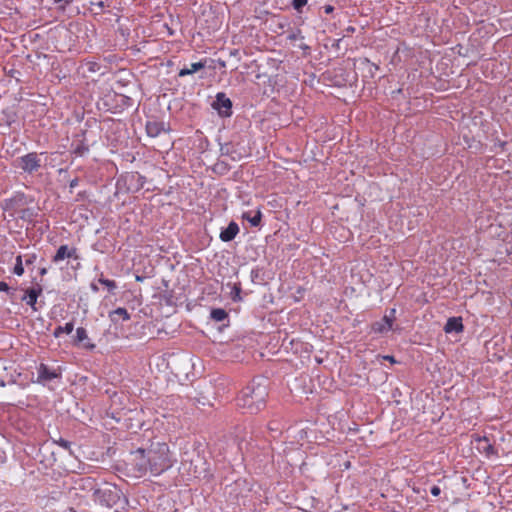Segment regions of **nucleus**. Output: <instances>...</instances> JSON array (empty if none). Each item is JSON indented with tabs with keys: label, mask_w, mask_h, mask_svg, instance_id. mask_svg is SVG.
Instances as JSON below:
<instances>
[{
	"label": "nucleus",
	"mask_w": 512,
	"mask_h": 512,
	"mask_svg": "<svg viewBox=\"0 0 512 512\" xmlns=\"http://www.w3.org/2000/svg\"><path fill=\"white\" fill-rule=\"evenodd\" d=\"M37 216V213L33 208H23L19 211L18 217L23 220L27 221L29 223L34 221V218Z\"/></svg>",
	"instance_id": "27"
},
{
	"label": "nucleus",
	"mask_w": 512,
	"mask_h": 512,
	"mask_svg": "<svg viewBox=\"0 0 512 512\" xmlns=\"http://www.w3.org/2000/svg\"><path fill=\"white\" fill-rule=\"evenodd\" d=\"M242 218L248 221L252 227H258L261 224L262 212L259 209L255 212L246 211L242 214Z\"/></svg>",
	"instance_id": "19"
},
{
	"label": "nucleus",
	"mask_w": 512,
	"mask_h": 512,
	"mask_svg": "<svg viewBox=\"0 0 512 512\" xmlns=\"http://www.w3.org/2000/svg\"><path fill=\"white\" fill-rule=\"evenodd\" d=\"M23 257L25 258L24 263L27 267L33 265L37 260V255L35 253L25 254Z\"/></svg>",
	"instance_id": "37"
},
{
	"label": "nucleus",
	"mask_w": 512,
	"mask_h": 512,
	"mask_svg": "<svg viewBox=\"0 0 512 512\" xmlns=\"http://www.w3.org/2000/svg\"><path fill=\"white\" fill-rule=\"evenodd\" d=\"M47 272H48V270L45 267H42V268L39 269V274L41 276H45L47 274Z\"/></svg>",
	"instance_id": "49"
},
{
	"label": "nucleus",
	"mask_w": 512,
	"mask_h": 512,
	"mask_svg": "<svg viewBox=\"0 0 512 512\" xmlns=\"http://www.w3.org/2000/svg\"><path fill=\"white\" fill-rule=\"evenodd\" d=\"M383 359L386 361H389L392 364L396 363V360H395L394 356H392V355H384Z\"/></svg>",
	"instance_id": "44"
},
{
	"label": "nucleus",
	"mask_w": 512,
	"mask_h": 512,
	"mask_svg": "<svg viewBox=\"0 0 512 512\" xmlns=\"http://www.w3.org/2000/svg\"><path fill=\"white\" fill-rule=\"evenodd\" d=\"M79 184V179L76 177L74 179H72L70 182H69V188H70V191H72L74 188H76Z\"/></svg>",
	"instance_id": "41"
},
{
	"label": "nucleus",
	"mask_w": 512,
	"mask_h": 512,
	"mask_svg": "<svg viewBox=\"0 0 512 512\" xmlns=\"http://www.w3.org/2000/svg\"><path fill=\"white\" fill-rule=\"evenodd\" d=\"M430 492L434 497H438L441 494V489L439 486L434 485L431 487Z\"/></svg>",
	"instance_id": "40"
},
{
	"label": "nucleus",
	"mask_w": 512,
	"mask_h": 512,
	"mask_svg": "<svg viewBox=\"0 0 512 512\" xmlns=\"http://www.w3.org/2000/svg\"><path fill=\"white\" fill-rule=\"evenodd\" d=\"M91 6H96L100 10H103L105 7V3L103 1L91 2Z\"/></svg>",
	"instance_id": "42"
},
{
	"label": "nucleus",
	"mask_w": 512,
	"mask_h": 512,
	"mask_svg": "<svg viewBox=\"0 0 512 512\" xmlns=\"http://www.w3.org/2000/svg\"><path fill=\"white\" fill-rule=\"evenodd\" d=\"M26 203V195L24 192L17 191L10 198L4 199L0 206L4 211L10 212V216H14L18 207Z\"/></svg>",
	"instance_id": "8"
},
{
	"label": "nucleus",
	"mask_w": 512,
	"mask_h": 512,
	"mask_svg": "<svg viewBox=\"0 0 512 512\" xmlns=\"http://www.w3.org/2000/svg\"><path fill=\"white\" fill-rule=\"evenodd\" d=\"M269 379L264 376L254 377L236 398L237 406L250 414H256L266 406Z\"/></svg>",
	"instance_id": "2"
},
{
	"label": "nucleus",
	"mask_w": 512,
	"mask_h": 512,
	"mask_svg": "<svg viewBox=\"0 0 512 512\" xmlns=\"http://www.w3.org/2000/svg\"><path fill=\"white\" fill-rule=\"evenodd\" d=\"M127 178L132 186L129 187L128 190L138 191L142 189L146 183V177L139 172L131 173Z\"/></svg>",
	"instance_id": "18"
},
{
	"label": "nucleus",
	"mask_w": 512,
	"mask_h": 512,
	"mask_svg": "<svg viewBox=\"0 0 512 512\" xmlns=\"http://www.w3.org/2000/svg\"><path fill=\"white\" fill-rule=\"evenodd\" d=\"M251 490L252 486L246 479L238 478L233 483L226 485L224 494L230 504L245 506Z\"/></svg>",
	"instance_id": "3"
},
{
	"label": "nucleus",
	"mask_w": 512,
	"mask_h": 512,
	"mask_svg": "<svg viewBox=\"0 0 512 512\" xmlns=\"http://www.w3.org/2000/svg\"><path fill=\"white\" fill-rule=\"evenodd\" d=\"M396 92L397 94H400L402 92V89H398Z\"/></svg>",
	"instance_id": "52"
},
{
	"label": "nucleus",
	"mask_w": 512,
	"mask_h": 512,
	"mask_svg": "<svg viewBox=\"0 0 512 512\" xmlns=\"http://www.w3.org/2000/svg\"><path fill=\"white\" fill-rule=\"evenodd\" d=\"M0 292L10 293L11 295L13 294L9 285L4 281H0Z\"/></svg>",
	"instance_id": "39"
},
{
	"label": "nucleus",
	"mask_w": 512,
	"mask_h": 512,
	"mask_svg": "<svg viewBox=\"0 0 512 512\" xmlns=\"http://www.w3.org/2000/svg\"><path fill=\"white\" fill-rule=\"evenodd\" d=\"M146 133L151 138L158 137L162 132H166L169 129L166 128V125L162 121H147L145 125Z\"/></svg>",
	"instance_id": "14"
},
{
	"label": "nucleus",
	"mask_w": 512,
	"mask_h": 512,
	"mask_svg": "<svg viewBox=\"0 0 512 512\" xmlns=\"http://www.w3.org/2000/svg\"><path fill=\"white\" fill-rule=\"evenodd\" d=\"M66 258L79 259V255L77 254V249L75 247L69 248L68 245H61L55 255L52 257V262L59 263Z\"/></svg>",
	"instance_id": "11"
},
{
	"label": "nucleus",
	"mask_w": 512,
	"mask_h": 512,
	"mask_svg": "<svg viewBox=\"0 0 512 512\" xmlns=\"http://www.w3.org/2000/svg\"><path fill=\"white\" fill-rule=\"evenodd\" d=\"M307 3L308 0H292L291 6L297 13L302 14L303 9L307 5Z\"/></svg>",
	"instance_id": "33"
},
{
	"label": "nucleus",
	"mask_w": 512,
	"mask_h": 512,
	"mask_svg": "<svg viewBox=\"0 0 512 512\" xmlns=\"http://www.w3.org/2000/svg\"><path fill=\"white\" fill-rule=\"evenodd\" d=\"M53 442L60 446L61 448H63L64 450L68 451L69 455H74V451L72 450V442L61 437L57 440H53Z\"/></svg>",
	"instance_id": "31"
},
{
	"label": "nucleus",
	"mask_w": 512,
	"mask_h": 512,
	"mask_svg": "<svg viewBox=\"0 0 512 512\" xmlns=\"http://www.w3.org/2000/svg\"><path fill=\"white\" fill-rule=\"evenodd\" d=\"M74 330V323L67 322L64 326H57L53 332L55 338H59L62 334H70Z\"/></svg>",
	"instance_id": "28"
},
{
	"label": "nucleus",
	"mask_w": 512,
	"mask_h": 512,
	"mask_svg": "<svg viewBox=\"0 0 512 512\" xmlns=\"http://www.w3.org/2000/svg\"><path fill=\"white\" fill-rule=\"evenodd\" d=\"M355 30H356V29H355V27H354V26L349 25V26H347V27L345 28V30H344V31H345L346 35H351V34H353V33L355 32Z\"/></svg>",
	"instance_id": "43"
},
{
	"label": "nucleus",
	"mask_w": 512,
	"mask_h": 512,
	"mask_svg": "<svg viewBox=\"0 0 512 512\" xmlns=\"http://www.w3.org/2000/svg\"><path fill=\"white\" fill-rule=\"evenodd\" d=\"M122 496V491L115 485L97 488L93 491V501L108 508L117 505Z\"/></svg>",
	"instance_id": "4"
},
{
	"label": "nucleus",
	"mask_w": 512,
	"mask_h": 512,
	"mask_svg": "<svg viewBox=\"0 0 512 512\" xmlns=\"http://www.w3.org/2000/svg\"><path fill=\"white\" fill-rule=\"evenodd\" d=\"M86 66L87 70L92 73L98 72L101 68V65L96 61H88Z\"/></svg>",
	"instance_id": "36"
},
{
	"label": "nucleus",
	"mask_w": 512,
	"mask_h": 512,
	"mask_svg": "<svg viewBox=\"0 0 512 512\" xmlns=\"http://www.w3.org/2000/svg\"><path fill=\"white\" fill-rule=\"evenodd\" d=\"M391 330H393V326H391L389 323H386L384 318H382L380 321L372 323L371 325V332L375 334H386Z\"/></svg>",
	"instance_id": "22"
},
{
	"label": "nucleus",
	"mask_w": 512,
	"mask_h": 512,
	"mask_svg": "<svg viewBox=\"0 0 512 512\" xmlns=\"http://www.w3.org/2000/svg\"><path fill=\"white\" fill-rule=\"evenodd\" d=\"M323 9L326 14H330L334 11V7L332 5H325Z\"/></svg>",
	"instance_id": "45"
},
{
	"label": "nucleus",
	"mask_w": 512,
	"mask_h": 512,
	"mask_svg": "<svg viewBox=\"0 0 512 512\" xmlns=\"http://www.w3.org/2000/svg\"><path fill=\"white\" fill-rule=\"evenodd\" d=\"M206 67V59L201 60L199 62L192 63L190 68H182L180 69L178 76L179 77H185L188 75H191L193 73L198 72L201 69H204Z\"/></svg>",
	"instance_id": "20"
},
{
	"label": "nucleus",
	"mask_w": 512,
	"mask_h": 512,
	"mask_svg": "<svg viewBox=\"0 0 512 512\" xmlns=\"http://www.w3.org/2000/svg\"><path fill=\"white\" fill-rule=\"evenodd\" d=\"M239 231V225L235 221H231L226 228L221 229L219 238L222 242H230L235 239Z\"/></svg>",
	"instance_id": "15"
},
{
	"label": "nucleus",
	"mask_w": 512,
	"mask_h": 512,
	"mask_svg": "<svg viewBox=\"0 0 512 512\" xmlns=\"http://www.w3.org/2000/svg\"><path fill=\"white\" fill-rule=\"evenodd\" d=\"M464 330V325L461 317H450L445 323L444 331L447 334L460 333Z\"/></svg>",
	"instance_id": "17"
},
{
	"label": "nucleus",
	"mask_w": 512,
	"mask_h": 512,
	"mask_svg": "<svg viewBox=\"0 0 512 512\" xmlns=\"http://www.w3.org/2000/svg\"><path fill=\"white\" fill-rule=\"evenodd\" d=\"M360 63L363 67V70L366 72L364 77L374 78L376 72L379 70V66L371 62L368 58L361 59Z\"/></svg>",
	"instance_id": "21"
},
{
	"label": "nucleus",
	"mask_w": 512,
	"mask_h": 512,
	"mask_svg": "<svg viewBox=\"0 0 512 512\" xmlns=\"http://www.w3.org/2000/svg\"><path fill=\"white\" fill-rule=\"evenodd\" d=\"M86 136V130H81L79 133L75 134L70 145L71 154L75 157H84L89 153L90 144L88 143Z\"/></svg>",
	"instance_id": "6"
},
{
	"label": "nucleus",
	"mask_w": 512,
	"mask_h": 512,
	"mask_svg": "<svg viewBox=\"0 0 512 512\" xmlns=\"http://www.w3.org/2000/svg\"><path fill=\"white\" fill-rule=\"evenodd\" d=\"M145 279H146V277H145V276H142V275H136V276H135V280H136L137 282H143Z\"/></svg>",
	"instance_id": "50"
},
{
	"label": "nucleus",
	"mask_w": 512,
	"mask_h": 512,
	"mask_svg": "<svg viewBox=\"0 0 512 512\" xmlns=\"http://www.w3.org/2000/svg\"><path fill=\"white\" fill-rule=\"evenodd\" d=\"M210 317L215 322H222L228 318V313L223 308H214L210 312Z\"/></svg>",
	"instance_id": "29"
},
{
	"label": "nucleus",
	"mask_w": 512,
	"mask_h": 512,
	"mask_svg": "<svg viewBox=\"0 0 512 512\" xmlns=\"http://www.w3.org/2000/svg\"><path fill=\"white\" fill-rule=\"evenodd\" d=\"M43 288L40 284H36L35 287L26 290L25 295L22 297V301H25L34 311H37V299L42 294Z\"/></svg>",
	"instance_id": "12"
},
{
	"label": "nucleus",
	"mask_w": 512,
	"mask_h": 512,
	"mask_svg": "<svg viewBox=\"0 0 512 512\" xmlns=\"http://www.w3.org/2000/svg\"><path fill=\"white\" fill-rule=\"evenodd\" d=\"M264 268L256 266L251 270L250 278L253 283L261 284L264 282Z\"/></svg>",
	"instance_id": "25"
},
{
	"label": "nucleus",
	"mask_w": 512,
	"mask_h": 512,
	"mask_svg": "<svg viewBox=\"0 0 512 512\" xmlns=\"http://www.w3.org/2000/svg\"><path fill=\"white\" fill-rule=\"evenodd\" d=\"M298 47L305 52L310 50V47L307 44H305L303 41L298 45Z\"/></svg>",
	"instance_id": "46"
},
{
	"label": "nucleus",
	"mask_w": 512,
	"mask_h": 512,
	"mask_svg": "<svg viewBox=\"0 0 512 512\" xmlns=\"http://www.w3.org/2000/svg\"><path fill=\"white\" fill-rule=\"evenodd\" d=\"M61 378V373L51 370L48 365L41 363L37 368V383H45L54 379Z\"/></svg>",
	"instance_id": "10"
},
{
	"label": "nucleus",
	"mask_w": 512,
	"mask_h": 512,
	"mask_svg": "<svg viewBox=\"0 0 512 512\" xmlns=\"http://www.w3.org/2000/svg\"><path fill=\"white\" fill-rule=\"evenodd\" d=\"M286 38H287V40H289L291 42L292 41H297V40H300V41L304 40V36L302 34V31L299 28H296V29H293V30L289 31Z\"/></svg>",
	"instance_id": "32"
},
{
	"label": "nucleus",
	"mask_w": 512,
	"mask_h": 512,
	"mask_svg": "<svg viewBox=\"0 0 512 512\" xmlns=\"http://www.w3.org/2000/svg\"><path fill=\"white\" fill-rule=\"evenodd\" d=\"M143 435L146 444L129 452L124 464L128 476L135 478L144 477L147 474L160 476L174 465V460L169 446L164 441L155 440L153 432Z\"/></svg>",
	"instance_id": "1"
},
{
	"label": "nucleus",
	"mask_w": 512,
	"mask_h": 512,
	"mask_svg": "<svg viewBox=\"0 0 512 512\" xmlns=\"http://www.w3.org/2000/svg\"><path fill=\"white\" fill-rule=\"evenodd\" d=\"M85 195H86V191H80L77 193V198L76 200L79 201V200H82L85 198Z\"/></svg>",
	"instance_id": "47"
},
{
	"label": "nucleus",
	"mask_w": 512,
	"mask_h": 512,
	"mask_svg": "<svg viewBox=\"0 0 512 512\" xmlns=\"http://www.w3.org/2000/svg\"><path fill=\"white\" fill-rule=\"evenodd\" d=\"M240 293H241L240 286L239 285H234L233 290H232V294H233L232 299L234 301L240 300L241 299Z\"/></svg>",
	"instance_id": "38"
},
{
	"label": "nucleus",
	"mask_w": 512,
	"mask_h": 512,
	"mask_svg": "<svg viewBox=\"0 0 512 512\" xmlns=\"http://www.w3.org/2000/svg\"><path fill=\"white\" fill-rule=\"evenodd\" d=\"M116 316L122 317L123 321H128L131 318L127 309L123 307H118L109 313L112 322H117Z\"/></svg>",
	"instance_id": "24"
},
{
	"label": "nucleus",
	"mask_w": 512,
	"mask_h": 512,
	"mask_svg": "<svg viewBox=\"0 0 512 512\" xmlns=\"http://www.w3.org/2000/svg\"><path fill=\"white\" fill-rule=\"evenodd\" d=\"M230 165L222 160H218L212 167V171L217 175H225L230 171Z\"/></svg>",
	"instance_id": "26"
},
{
	"label": "nucleus",
	"mask_w": 512,
	"mask_h": 512,
	"mask_svg": "<svg viewBox=\"0 0 512 512\" xmlns=\"http://www.w3.org/2000/svg\"><path fill=\"white\" fill-rule=\"evenodd\" d=\"M97 282L100 283L101 285H104L110 294H115V290L118 287L117 283L114 280L105 278L103 272H101L99 274V277L97 278Z\"/></svg>",
	"instance_id": "23"
},
{
	"label": "nucleus",
	"mask_w": 512,
	"mask_h": 512,
	"mask_svg": "<svg viewBox=\"0 0 512 512\" xmlns=\"http://www.w3.org/2000/svg\"><path fill=\"white\" fill-rule=\"evenodd\" d=\"M396 308H390L386 311L383 318L385 319L386 323L391 324L393 326L394 321L396 320Z\"/></svg>",
	"instance_id": "34"
},
{
	"label": "nucleus",
	"mask_w": 512,
	"mask_h": 512,
	"mask_svg": "<svg viewBox=\"0 0 512 512\" xmlns=\"http://www.w3.org/2000/svg\"><path fill=\"white\" fill-rule=\"evenodd\" d=\"M220 153L222 156H228L233 161H237L242 159L244 156L242 153L238 152L235 145L232 142L224 143L220 145Z\"/></svg>",
	"instance_id": "16"
},
{
	"label": "nucleus",
	"mask_w": 512,
	"mask_h": 512,
	"mask_svg": "<svg viewBox=\"0 0 512 512\" xmlns=\"http://www.w3.org/2000/svg\"><path fill=\"white\" fill-rule=\"evenodd\" d=\"M13 273L17 276H22L24 274V263H23V255H18L15 258V265L13 268Z\"/></svg>",
	"instance_id": "30"
},
{
	"label": "nucleus",
	"mask_w": 512,
	"mask_h": 512,
	"mask_svg": "<svg viewBox=\"0 0 512 512\" xmlns=\"http://www.w3.org/2000/svg\"><path fill=\"white\" fill-rule=\"evenodd\" d=\"M74 344L75 345L82 344L83 348H85L89 351H93L96 348V345L90 341L87 331L83 327H78L76 329Z\"/></svg>",
	"instance_id": "13"
},
{
	"label": "nucleus",
	"mask_w": 512,
	"mask_h": 512,
	"mask_svg": "<svg viewBox=\"0 0 512 512\" xmlns=\"http://www.w3.org/2000/svg\"><path fill=\"white\" fill-rule=\"evenodd\" d=\"M5 386H6V382H5V380L0 379V387H2V388H3V387H5Z\"/></svg>",
	"instance_id": "51"
},
{
	"label": "nucleus",
	"mask_w": 512,
	"mask_h": 512,
	"mask_svg": "<svg viewBox=\"0 0 512 512\" xmlns=\"http://www.w3.org/2000/svg\"><path fill=\"white\" fill-rule=\"evenodd\" d=\"M119 102L123 108H129L133 105V99L126 95H119Z\"/></svg>",
	"instance_id": "35"
},
{
	"label": "nucleus",
	"mask_w": 512,
	"mask_h": 512,
	"mask_svg": "<svg viewBox=\"0 0 512 512\" xmlns=\"http://www.w3.org/2000/svg\"><path fill=\"white\" fill-rule=\"evenodd\" d=\"M473 442H475L476 449L479 453L485 454L487 457H490L492 455H496V450L494 446L490 443L488 437L486 436H480V435H473Z\"/></svg>",
	"instance_id": "9"
},
{
	"label": "nucleus",
	"mask_w": 512,
	"mask_h": 512,
	"mask_svg": "<svg viewBox=\"0 0 512 512\" xmlns=\"http://www.w3.org/2000/svg\"><path fill=\"white\" fill-rule=\"evenodd\" d=\"M19 168L27 174H33L41 168V159L37 152H30L18 158Z\"/></svg>",
	"instance_id": "7"
},
{
	"label": "nucleus",
	"mask_w": 512,
	"mask_h": 512,
	"mask_svg": "<svg viewBox=\"0 0 512 512\" xmlns=\"http://www.w3.org/2000/svg\"><path fill=\"white\" fill-rule=\"evenodd\" d=\"M90 289H91V291H92V292H94V293H97V292L99 291V288H98V286H97V284H96L95 282H92V283L90 284Z\"/></svg>",
	"instance_id": "48"
},
{
	"label": "nucleus",
	"mask_w": 512,
	"mask_h": 512,
	"mask_svg": "<svg viewBox=\"0 0 512 512\" xmlns=\"http://www.w3.org/2000/svg\"><path fill=\"white\" fill-rule=\"evenodd\" d=\"M211 107L217 111L218 115L222 118L231 117L233 114V103L224 92H218L216 94L214 101L211 103Z\"/></svg>",
	"instance_id": "5"
}]
</instances>
